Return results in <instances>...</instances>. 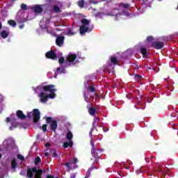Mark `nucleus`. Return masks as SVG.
I'll use <instances>...</instances> for the list:
<instances>
[{
  "mask_svg": "<svg viewBox=\"0 0 178 178\" xmlns=\"http://www.w3.org/2000/svg\"><path fill=\"white\" fill-rule=\"evenodd\" d=\"M26 118L29 119H33V123H38L40 122V119L41 118V113L38 108H34L32 112H28L26 114Z\"/></svg>",
  "mask_w": 178,
  "mask_h": 178,
  "instance_id": "1",
  "label": "nucleus"
},
{
  "mask_svg": "<svg viewBox=\"0 0 178 178\" xmlns=\"http://www.w3.org/2000/svg\"><path fill=\"white\" fill-rule=\"evenodd\" d=\"M43 91H44V92H50V94L47 95V99L50 98L51 99H53V98L56 97V95L55 94V92H56V89H55L54 85H47L43 86Z\"/></svg>",
  "mask_w": 178,
  "mask_h": 178,
  "instance_id": "2",
  "label": "nucleus"
},
{
  "mask_svg": "<svg viewBox=\"0 0 178 178\" xmlns=\"http://www.w3.org/2000/svg\"><path fill=\"white\" fill-rule=\"evenodd\" d=\"M46 123H47V124H50L51 130H52V131H56L58 129V122H56V120H52L51 117H47Z\"/></svg>",
  "mask_w": 178,
  "mask_h": 178,
  "instance_id": "3",
  "label": "nucleus"
},
{
  "mask_svg": "<svg viewBox=\"0 0 178 178\" xmlns=\"http://www.w3.org/2000/svg\"><path fill=\"white\" fill-rule=\"evenodd\" d=\"M165 47V43L160 41H153L151 44L150 47L154 49H162Z\"/></svg>",
  "mask_w": 178,
  "mask_h": 178,
  "instance_id": "4",
  "label": "nucleus"
},
{
  "mask_svg": "<svg viewBox=\"0 0 178 178\" xmlns=\"http://www.w3.org/2000/svg\"><path fill=\"white\" fill-rule=\"evenodd\" d=\"M95 160L92 165L90 168H88L85 178L90 177V176H91V171L94 170V169H98V167L94 165V163H98L99 162V158H95Z\"/></svg>",
  "mask_w": 178,
  "mask_h": 178,
  "instance_id": "5",
  "label": "nucleus"
},
{
  "mask_svg": "<svg viewBox=\"0 0 178 178\" xmlns=\"http://www.w3.org/2000/svg\"><path fill=\"white\" fill-rule=\"evenodd\" d=\"M86 108L90 116H95V115H97V108L92 106V104H88Z\"/></svg>",
  "mask_w": 178,
  "mask_h": 178,
  "instance_id": "6",
  "label": "nucleus"
},
{
  "mask_svg": "<svg viewBox=\"0 0 178 178\" xmlns=\"http://www.w3.org/2000/svg\"><path fill=\"white\" fill-rule=\"evenodd\" d=\"M76 58L77 55L72 53H70L66 57L67 62H69V63H72L73 66H74V63H73V62H74Z\"/></svg>",
  "mask_w": 178,
  "mask_h": 178,
  "instance_id": "7",
  "label": "nucleus"
},
{
  "mask_svg": "<svg viewBox=\"0 0 178 178\" xmlns=\"http://www.w3.org/2000/svg\"><path fill=\"white\" fill-rule=\"evenodd\" d=\"M37 172V167L29 168L26 170V178L34 177V174Z\"/></svg>",
  "mask_w": 178,
  "mask_h": 178,
  "instance_id": "8",
  "label": "nucleus"
},
{
  "mask_svg": "<svg viewBox=\"0 0 178 178\" xmlns=\"http://www.w3.org/2000/svg\"><path fill=\"white\" fill-rule=\"evenodd\" d=\"M78 162L79 160L77 159V158H73L71 161L67 162L65 163H62L61 165H63V166H66V168H67L68 169H72V166H73V165H76V163Z\"/></svg>",
  "mask_w": 178,
  "mask_h": 178,
  "instance_id": "9",
  "label": "nucleus"
},
{
  "mask_svg": "<svg viewBox=\"0 0 178 178\" xmlns=\"http://www.w3.org/2000/svg\"><path fill=\"white\" fill-rule=\"evenodd\" d=\"M31 10H33L35 13H42V6L41 5H35V6L30 7Z\"/></svg>",
  "mask_w": 178,
  "mask_h": 178,
  "instance_id": "10",
  "label": "nucleus"
},
{
  "mask_svg": "<svg viewBox=\"0 0 178 178\" xmlns=\"http://www.w3.org/2000/svg\"><path fill=\"white\" fill-rule=\"evenodd\" d=\"M56 44L58 47H62L65 44V36H58L56 39Z\"/></svg>",
  "mask_w": 178,
  "mask_h": 178,
  "instance_id": "11",
  "label": "nucleus"
},
{
  "mask_svg": "<svg viewBox=\"0 0 178 178\" xmlns=\"http://www.w3.org/2000/svg\"><path fill=\"white\" fill-rule=\"evenodd\" d=\"M45 56L47 59H56V53L54 50L47 52Z\"/></svg>",
  "mask_w": 178,
  "mask_h": 178,
  "instance_id": "12",
  "label": "nucleus"
},
{
  "mask_svg": "<svg viewBox=\"0 0 178 178\" xmlns=\"http://www.w3.org/2000/svg\"><path fill=\"white\" fill-rule=\"evenodd\" d=\"M90 31H91V30H90L89 27H87L86 26H80V29H79L80 34H81V35L86 34V33H90Z\"/></svg>",
  "mask_w": 178,
  "mask_h": 178,
  "instance_id": "13",
  "label": "nucleus"
},
{
  "mask_svg": "<svg viewBox=\"0 0 178 178\" xmlns=\"http://www.w3.org/2000/svg\"><path fill=\"white\" fill-rule=\"evenodd\" d=\"M38 97H40V102H42V104H45V102L48 101V97L45 95V93L44 92H40Z\"/></svg>",
  "mask_w": 178,
  "mask_h": 178,
  "instance_id": "14",
  "label": "nucleus"
},
{
  "mask_svg": "<svg viewBox=\"0 0 178 178\" xmlns=\"http://www.w3.org/2000/svg\"><path fill=\"white\" fill-rule=\"evenodd\" d=\"M16 115L18 119H21V120H24L26 119V116L23 113V111L21 110H18L16 112Z\"/></svg>",
  "mask_w": 178,
  "mask_h": 178,
  "instance_id": "15",
  "label": "nucleus"
},
{
  "mask_svg": "<svg viewBox=\"0 0 178 178\" xmlns=\"http://www.w3.org/2000/svg\"><path fill=\"white\" fill-rule=\"evenodd\" d=\"M42 170L37 169V172H35L34 178H42Z\"/></svg>",
  "mask_w": 178,
  "mask_h": 178,
  "instance_id": "16",
  "label": "nucleus"
},
{
  "mask_svg": "<svg viewBox=\"0 0 178 178\" xmlns=\"http://www.w3.org/2000/svg\"><path fill=\"white\" fill-rule=\"evenodd\" d=\"M63 146L64 148H68L69 147H73V140H69L68 142H64Z\"/></svg>",
  "mask_w": 178,
  "mask_h": 178,
  "instance_id": "17",
  "label": "nucleus"
},
{
  "mask_svg": "<svg viewBox=\"0 0 178 178\" xmlns=\"http://www.w3.org/2000/svg\"><path fill=\"white\" fill-rule=\"evenodd\" d=\"M81 23L82 24V26H88V24H90V23H91V20H88L86 18H83L81 20Z\"/></svg>",
  "mask_w": 178,
  "mask_h": 178,
  "instance_id": "18",
  "label": "nucleus"
},
{
  "mask_svg": "<svg viewBox=\"0 0 178 178\" xmlns=\"http://www.w3.org/2000/svg\"><path fill=\"white\" fill-rule=\"evenodd\" d=\"M58 63H60V65H63V63L65 65V66H70L72 64L69 63L67 64V63L66 61H65V57H61L58 59Z\"/></svg>",
  "mask_w": 178,
  "mask_h": 178,
  "instance_id": "19",
  "label": "nucleus"
},
{
  "mask_svg": "<svg viewBox=\"0 0 178 178\" xmlns=\"http://www.w3.org/2000/svg\"><path fill=\"white\" fill-rule=\"evenodd\" d=\"M85 88H87L88 91H90V92H95L96 90L94 86H89L87 87V84L85 83Z\"/></svg>",
  "mask_w": 178,
  "mask_h": 178,
  "instance_id": "20",
  "label": "nucleus"
},
{
  "mask_svg": "<svg viewBox=\"0 0 178 178\" xmlns=\"http://www.w3.org/2000/svg\"><path fill=\"white\" fill-rule=\"evenodd\" d=\"M90 145L92 147L91 152H92L94 151H97V145H95V143H94V140H92V138H91V140H90Z\"/></svg>",
  "mask_w": 178,
  "mask_h": 178,
  "instance_id": "21",
  "label": "nucleus"
},
{
  "mask_svg": "<svg viewBox=\"0 0 178 178\" xmlns=\"http://www.w3.org/2000/svg\"><path fill=\"white\" fill-rule=\"evenodd\" d=\"M66 138L67 140H68V141H72V140H73V134L72 133V131H69L67 133Z\"/></svg>",
  "mask_w": 178,
  "mask_h": 178,
  "instance_id": "22",
  "label": "nucleus"
},
{
  "mask_svg": "<svg viewBox=\"0 0 178 178\" xmlns=\"http://www.w3.org/2000/svg\"><path fill=\"white\" fill-rule=\"evenodd\" d=\"M9 36V33H8L6 31L3 30L1 32V37L2 38H8Z\"/></svg>",
  "mask_w": 178,
  "mask_h": 178,
  "instance_id": "23",
  "label": "nucleus"
},
{
  "mask_svg": "<svg viewBox=\"0 0 178 178\" xmlns=\"http://www.w3.org/2000/svg\"><path fill=\"white\" fill-rule=\"evenodd\" d=\"M62 73H65V67L63 69H60V67H57L56 72H55V76H57L58 74H62Z\"/></svg>",
  "mask_w": 178,
  "mask_h": 178,
  "instance_id": "24",
  "label": "nucleus"
},
{
  "mask_svg": "<svg viewBox=\"0 0 178 178\" xmlns=\"http://www.w3.org/2000/svg\"><path fill=\"white\" fill-rule=\"evenodd\" d=\"M98 123H99V118L98 117H94L92 126H99Z\"/></svg>",
  "mask_w": 178,
  "mask_h": 178,
  "instance_id": "25",
  "label": "nucleus"
},
{
  "mask_svg": "<svg viewBox=\"0 0 178 178\" xmlns=\"http://www.w3.org/2000/svg\"><path fill=\"white\" fill-rule=\"evenodd\" d=\"M99 151H101V150L97 149V150L91 152V154H92V157H93V158H101V157L99 156V155H98V152H99Z\"/></svg>",
  "mask_w": 178,
  "mask_h": 178,
  "instance_id": "26",
  "label": "nucleus"
},
{
  "mask_svg": "<svg viewBox=\"0 0 178 178\" xmlns=\"http://www.w3.org/2000/svg\"><path fill=\"white\" fill-rule=\"evenodd\" d=\"M83 95L86 102H87L88 104H90V98L88 97V96H87V93H86V91L83 92Z\"/></svg>",
  "mask_w": 178,
  "mask_h": 178,
  "instance_id": "27",
  "label": "nucleus"
},
{
  "mask_svg": "<svg viewBox=\"0 0 178 178\" xmlns=\"http://www.w3.org/2000/svg\"><path fill=\"white\" fill-rule=\"evenodd\" d=\"M17 167V163L16 162V159H14L12 161H11V168L13 169H16V168Z\"/></svg>",
  "mask_w": 178,
  "mask_h": 178,
  "instance_id": "28",
  "label": "nucleus"
},
{
  "mask_svg": "<svg viewBox=\"0 0 178 178\" xmlns=\"http://www.w3.org/2000/svg\"><path fill=\"white\" fill-rule=\"evenodd\" d=\"M140 54H142L143 56H146L147 55V51L145 47L140 48Z\"/></svg>",
  "mask_w": 178,
  "mask_h": 178,
  "instance_id": "29",
  "label": "nucleus"
},
{
  "mask_svg": "<svg viewBox=\"0 0 178 178\" xmlns=\"http://www.w3.org/2000/svg\"><path fill=\"white\" fill-rule=\"evenodd\" d=\"M111 62L113 65H118V58L115 56L111 57Z\"/></svg>",
  "mask_w": 178,
  "mask_h": 178,
  "instance_id": "30",
  "label": "nucleus"
},
{
  "mask_svg": "<svg viewBox=\"0 0 178 178\" xmlns=\"http://www.w3.org/2000/svg\"><path fill=\"white\" fill-rule=\"evenodd\" d=\"M94 130H96V131H98V129H97V125H92L90 131L89 133V135L90 136V137H92V131H94Z\"/></svg>",
  "mask_w": 178,
  "mask_h": 178,
  "instance_id": "31",
  "label": "nucleus"
},
{
  "mask_svg": "<svg viewBox=\"0 0 178 178\" xmlns=\"http://www.w3.org/2000/svg\"><path fill=\"white\" fill-rule=\"evenodd\" d=\"M74 34H76V32H73V30H72V29H68L67 30V35H74Z\"/></svg>",
  "mask_w": 178,
  "mask_h": 178,
  "instance_id": "32",
  "label": "nucleus"
},
{
  "mask_svg": "<svg viewBox=\"0 0 178 178\" xmlns=\"http://www.w3.org/2000/svg\"><path fill=\"white\" fill-rule=\"evenodd\" d=\"M54 11L55 12V13H60V12H62L60 8L58 6H54Z\"/></svg>",
  "mask_w": 178,
  "mask_h": 178,
  "instance_id": "33",
  "label": "nucleus"
},
{
  "mask_svg": "<svg viewBox=\"0 0 178 178\" xmlns=\"http://www.w3.org/2000/svg\"><path fill=\"white\" fill-rule=\"evenodd\" d=\"M8 24L10 26H12V27H16V22L13 19H10L8 22Z\"/></svg>",
  "mask_w": 178,
  "mask_h": 178,
  "instance_id": "34",
  "label": "nucleus"
},
{
  "mask_svg": "<svg viewBox=\"0 0 178 178\" xmlns=\"http://www.w3.org/2000/svg\"><path fill=\"white\" fill-rule=\"evenodd\" d=\"M78 5L80 8H84V0H79L78 1Z\"/></svg>",
  "mask_w": 178,
  "mask_h": 178,
  "instance_id": "35",
  "label": "nucleus"
},
{
  "mask_svg": "<svg viewBox=\"0 0 178 178\" xmlns=\"http://www.w3.org/2000/svg\"><path fill=\"white\" fill-rule=\"evenodd\" d=\"M40 162H41V158H40V156H37L35 159V165H38V163H40Z\"/></svg>",
  "mask_w": 178,
  "mask_h": 178,
  "instance_id": "36",
  "label": "nucleus"
},
{
  "mask_svg": "<svg viewBox=\"0 0 178 178\" xmlns=\"http://www.w3.org/2000/svg\"><path fill=\"white\" fill-rule=\"evenodd\" d=\"M21 9H22V10H27L29 9V7H27V5L22 3L21 5Z\"/></svg>",
  "mask_w": 178,
  "mask_h": 178,
  "instance_id": "37",
  "label": "nucleus"
},
{
  "mask_svg": "<svg viewBox=\"0 0 178 178\" xmlns=\"http://www.w3.org/2000/svg\"><path fill=\"white\" fill-rule=\"evenodd\" d=\"M17 159H19V161L25 160L24 156H23V155H22V154H17Z\"/></svg>",
  "mask_w": 178,
  "mask_h": 178,
  "instance_id": "38",
  "label": "nucleus"
},
{
  "mask_svg": "<svg viewBox=\"0 0 178 178\" xmlns=\"http://www.w3.org/2000/svg\"><path fill=\"white\" fill-rule=\"evenodd\" d=\"M121 6L124 9H129V8H130V4H127V3H125V4L124 3H121Z\"/></svg>",
  "mask_w": 178,
  "mask_h": 178,
  "instance_id": "39",
  "label": "nucleus"
},
{
  "mask_svg": "<svg viewBox=\"0 0 178 178\" xmlns=\"http://www.w3.org/2000/svg\"><path fill=\"white\" fill-rule=\"evenodd\" d=\"M147 42H152V41H154V37L148 36L147 38Z\"/></svg>",
  "mask_w": 178,
  "mask_h": 178,
  "instance_id": "40",
  "label": "nucleus"
},
{
  "mask_svg": "<svg viewBox=\"0 0 178 178\" xmlns=\"http://www.w3.org/2000/svg\"><path fill=\"white\" fill-rule=\"evenodd\" d=\"M51 152H52V156H53V158H57V157H58V154L56 153V151H55V150H51Z\"/></svg>",
  "mask_w": 178,
  "mask_h": 178,
  "instance_id": "41",
  "label": "nucleus"
},
{
  "mask_svg": "<svg viewBox=\"0 0 178 178\" xmlns=\"http://www.w3.org/2000/svg\"><path fill=\"white\" fill-rule=\"evenodd\" d=\"M40 90V91H42V90H44V87L42 88V86H37L36 88H35V90L37 91V90Z\"/></svg>",
  "mask_w": 178,
  "mask_h": 178,
  "instance_id": "42",
  "label": "nucleus"
},
{
  "mask_svg": "<svg viewBox=\"0 0 178 178\" xmlns=\"http://www.w3.org/2000/svg\"><path fill=\"white\" fill-rule=\"evenodd\" d=\"M42 127L43 131H47V127H48V125L43 124Z\"/></svg>",
  "mask_w": 178,
  "mask_h": 178,
  "instance_id": "43",
  "label": "nucleus"
},
{
  "mask_svg": "<svg viewBox=\"0 0 178 178\" xmlns=\"http://www.w3.org/2000/svg\"><path fill=\"white\" fill-rule=\"evenodd\" d=\"M135 79H136V80H141V76H140L138 74H136Z\"/></svg>",
  "mask_w": 178,
  "mask_h": 178,
  "instance_id": "44",
  "label": "nucleus"
},
{
  "mask_svg": "<svg viewBox=\"0 0 178 178\" xmlns=\"http://www.w3.org/2000/svg\"><path fill=\"white\" fill-rule=\"evenodd\" d=\"M140 67V66L138 65H134V69L135 70H138V68H139Z\"/></svg>",
  "mask_w": 178,
  "mask_h": 178,
  "instance_id": "45",
  "label": "nucleus"
},
{
  "mask_svg": "<svg viewBox=\"0 0 178 178\" xmlns=\"http://www.w3.org/2000/svg\"><path fill=\"white\" fill-rule=\"evenodd\" d=\"M70 178H76V174L73 173L70 175Z\"/></svg>",
  "mask_w": 178,
  "mask_h": 178,
  "instance_id": "46",
  "label": "nucleus"
},
{
  "mask_svg": "<svg viewBox=\"0 0 178 178\" xmlns=\"http://www.w3.org/2000/svg\"><path fill=\"white\" fill-rule=\"evenodd\" d=\"M45 147H47V148L51 147V143H46Z\"/></svg>",
  "mask_w": 178,
  "mask_h": 178,
  "instance_id": "47",
  "label": "nucleus"
},
{
  "mask_svg": "<svg viewBox=\"0 0 178 178\" xmlns=\"http://www.w3.org/2000/svg\"><path fill=\"white\" fill-rule=\"evenodd\" d=\"M6 122L8 123L9 122H10V118L8 117L6 119Z\"/></svg>",
  "mask_w": 178,
  "mask_h": 178,
  "instance_id": "48",
  "label": "nucleus"
},
{
  "mask_svg": "<svg viewBox=\"0 0 178 178\" xmlns=\"http://www.w3.org/2000/svg\"><path fill=\"white\" fill-rule=\"evenodd\" d=\"M19 175H21V176H24V175H26V172H24V171H22Z\"/></svg>",
  "mask_w": 178,
  "mask_h": 178,
  "instance_id": "49",
  "label": "nucleus"
},
{
  "mask_svg": "<svg viewBox=\"0 0 178 178\" xmlns=\"http://www.w3.org/2000/svg\"><path fill=\"white\" fill-rule=\"evenodd\" d=\"M103 130L104 133H106V131H108L109 129L108 128H103Z\"/></svg>",
  "mask_w": 178,
  "mask_h": 178,
  "instance_id": "50",
  "label": "nucleus"
},
{
  "mask_svg": "<svg viewBox=\"0 0 178 178\" xmlns=\"http://www.w3.org/2000/svg\"><path fill=\"white\" fill-rule=\"evenodd\" d=\"M44 156H49V152H44Z\"/></svg>",
  "mask_w": 178,
  "mask_h": 178,
  "instance_id": "51",
  "label": "nucleus"
},
{
  "mask_svg": "<svg viewBox=\"0 0 178 178\" xmlns=\"http://www.w3.org/2000/svg\"><path fill=\"white\" fill-rule=\"evenodd\" d=\"M46 178H54V177L51 175H49L46 177Z\"/></svg>",
  "mask_w": 178,
  "mask_h": 178,
  "instance_id": "52",
  "label": "nucleus"
},
{
  "mask_svg": "<svg viewBox=\"0 0 178 178\" xmlns=\"http://www.w3.org/2000/svg\"><path fill=\"white\" fill-rule=\"evenodd\" d=\"M24 27V24L20 25L19 29H23Z\"/></svg>",
  "mask_w": 178,
  "mask_h": 178,
  "instance_id": "53",
  "label": "nucleus"
},
{
  "mask_svg": "<svg viewBox=\"0 0 178 178\" xmlns=\"http://www.w3.org/2000/svg\"><path fill=\"white\" fill-rule=\"evenodd\" d=\"M5 176H3V175H0V178H4Z\"/></svg>",
  "mask_w": 178,
  "mask_h": 178,
  "instance_id": "54",
  "label": "nucleus"
},
{
  "mask_svg": "<svg viewBox=\"0 0 178 178\" xmlns=\"http://www.w3.org/2000/svg\"><path fill=\"white\" fill-rule=\"evenodd\" d=\"M2 29V23L0 22V30Z\"/></svg>",
  "mask_w": 178,
  "mask_h": 178,
  "instance_id": "55",
  "label": "nucleus"
},
{
  "mask_svg": "<svg viewBox=\"0 0 178 178\" xmlns=\"http://www.w3.org/2000/svg\"><path fill=\"white\" fill-rule=\"evenodd\" d=\"M95 97H98V94L97 92L95 93Z\"/></svg>",
  "mask_w": 178,
  "mask_h": 178,
  "instance_id": "56",
  "label": "nucleus"
},
{
  "mask_svg": "<svg viewBox=\"0 0 178 178\" xmlns=\"http://www.w3.org/2000/svg\"><path fill=\"white\" fill-rule=\"evenodd\" d=\"M2 158V154H0V159Z\"/></svg>",
  "mask_w": 178,
  "mask_h": 178,
  "instance_id": "57",
  "label": "nucleus"
},
{
  "mask_svg": "<svg viewBox=\"0 0 178 178\" xmlns=\"http://www.w3.org/2000/svg\"><path fill=\"white\" fill-rule=\"evenodd\" d=\"M13 2H15V1H16V0H11Z\"/></svg>",
  "mask_w": 178,
  "mask_h": 178,
  "instance_id": "58",
  "label": "nucleus"
},
{
  "mask_svg": "<svg viewBox=\"0 0 178 178\" xmlns=\"http://www.w3.org/2000/svg\"><path fill=\"white\" fill-rule=\"evenodd\" d=\"M125 169H129V168L128 167H125Z\"/></svg>",
  "mask_w": 178,
  "mask_h": 178,
  "instance_id": "59",
  "label": "nucleus"
}]
</instances>
